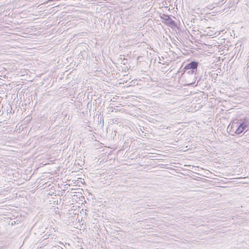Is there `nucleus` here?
Instances as JSON below:
<instances>
[{"instance_id":"12","label":"nucleus","mask_w":249,"mask_h":249,"mask_svg":"<svg viewBox=\"0 0 249 249\" xmlns=\"http://www.w3.org/2000/svg\"><path fill=\"white\" fill-rule=\"evenodd\" d=\"M69 22V21H67L66 24L63 25V32L65 31L66 28H67V30H68L70 28V27H68V26H69V25H70V24H69L68 25H67V24H68Z\"/></svg>"},{"instance_id":"16","label":"nucleus","mask_w":249,"mask_h":249,"mask_svg":"<svg viewBox=\"0 0 249 249\" xmlns=\"http://www.w3.org/2000/svg\"><path fill=\"white\" fill-rule=\"evenodd\" d=\"M66 21V19H63V24H64V23H65V22Z\"/></svg>"},{"instance_id":"13","label":"nucleus","mask_w":249,"mask_h":249,"mask_svg":"<svg viewBox=\"0 0 249 249\" xmlns=\"http://www.w3.org/2000/svg\"><path fill=\"white\" fill-rule=\"evenodd\" d=\"M121 63L123 64V65L126 64L127 63V59L124 58L122 60Z\"/></svg>"},{"instance_id":"14","label":"nucleus","mask_w":249,"mask_h":249,"mask_svg":"<svg viewBox=\"0 0 249 249\" xmlns=\"http://www.w3.org/2000/svg\"><path fill=\"white\" fill-rule=\"evenodd\" d=\"M246 139L249 141V134H248V135H246Z\"/></svg>"},{"instance_id":"11","label":"nucleus","mask_w":249,"mask_h":249,"mask_svg":"<svg viewBox=\"0 0 249 249\" xmlns=\"http://www.w3.org/2000/svg\"><path fill=\"white\" fill-rule=\"evenodd\" d=\"M64 58H66V61L67 62H64V63L66 64H68L69 63H70L71 61V57L70 58H69L68 57H66L65 56L63 55V59ZM63 63H64V61H63Z\"/></svg>"},{"instance_id":"1","label":"nucleus","mask_w":249,"mask_h":249,"mask_svg":"<svg viewBox=\"0 0 249 249\" xmlns=\"http://www.w3.org/2000/svg\"><path fill=\"white\" fill-rule=\"evenodd\" d=\"M249 126V121L247 119H240L231 122L227 127V130L231 135H239L246 132Z\"/></svg>"},{"instance_id":"5","label":"nucleus","mask_w":249,"mask_h":249,"mask_svg":"<svg viewBox=\"0 0 249 249\" xmlns=\"http://www.w3.org/2000/svg\"><path fill=\"white\" fill-rule=\"evenodd\" d=\"M70 190V188L69 189V190L67 191V192L66 193V194L63 196V205L66 203V202H68L69 203L67 205H66V207L63 208V212L64 213H70L71 210H75L73 209H72V207H73L74 206H71V205H73V203H71V201L69 200V201H67V197H68L69 199L71 198L70 196H72V195L71 194V192H69V190Z\"/></svg>"},{"instance_id":"17","label":"nucleus","mask_w":249,"mask_h":249,"mask_svg":"<svg viewBox=\"0 0 249 249\" xmlns=\"http://www.w3.org/2000/svg\"><path fill=\"white\" fill-rule=\"evenodd\" d=\"M66 160H65V161H63V164L65 163V162H66Z\"/></svg>"},{"instance_id":"2","label":"nucleus","mask_w":249,"mask_h":249,"mask_svg":"<svg viewBox=\"0 0 249 249\" xmlns=\"http://www.w3.org/2000/svg\"><path fill=\"white\" fill-rule=\"evenodd\" d=\"M198 64L199 62L198 61H191L184 67L183 69V72L181 74L182 77L188 78L190 75L193 77L192 80L186 81V85H191L195 83L196 77L193 76V74L196 71Z\"/></svg>"},{"instance_id":"9","label":"nucleus","mask_w":249,"mask_h":249,"mask_svg":"<svg viewBox=\"0 0 249 249\" xmlns=\"http://www.w3.org/2000/svg\"><path fill=\"white\" fill-rule=\"evenodd\" d=\"M67 173V171L65 172V173H66L65 176L63 177V183L64 182V180L68 181L69 182L72 181V182L73 181V180L72 179V175H68V177H67L68 173Z\"/></svg>"},{"instance_id":"7","label":"nucleus","mask_w":249,"mask_h":249,"mask_svg":"<svg viewBox=\"0 0 249 249\" xmlns=\"http://www.w3.org/2000/svg\"><path fill=\"white\" fill-rule=\"evenodd\" d=\"M160 18L162 20V22L168 26H174L176 24L175 21L172 19L170 16L165 14H162L160 16Z\"/></svg>"},{"instance_id":"15","label":"nucleus","mask_w":249,"mask_h":249,"mask_svg":"<svg viewBox=\"0 0 249 249\" xmlns=\"http://www.w3.org/2000/svg\"><path fill=\"white\" fill-rule=\"evenodd\" d=\"M71 159H72V157H71V156H69V157H68V160H71Z\"/></svg>"},{"instance_id":"8","label":"nucleus","mask_w":249,"mask_h":249,"mask_svg":"<svg viewBox=\"0 0 249 249\" xmlns=\"http://www.w3.org/2000/svg\"><path fill=\"white\" fill-rule=\"evenodd\" d=\"M71 117L70 114L66 113L63 116V122L65 121L64 124H63V127H67L70 124V122H69L70 120V118Z\"/></svg>"},{"instance_id":"19","label":"nucleus","mask_w":249,"mask_h":249,"mask_svg":"<svg viewBox=\"0 0 249 249\" xmlns=\"http://www.w3.org/2000/svg\"><path fill=\"white\" fill-rule=\"evenodd\" d=\"M65 146H66L65 145H63V147H65Z\"/></svg>"},{"instance_id":"3","label":"nucleus","mask_w":249,"mask_h":249,"mask_svg":"<svg viewBox=\"0 0 249 249\" xmlns=\"http://www.w3.org/2000/svg\"><path fill=\"white\" fill-rule=\"evenodd\" d=\"M77 218L78 214L75 210H71L70 213H67L63 212V224L72 226Z\"/></svg>"},{"instance_id":"6","label":"nucleus","mask_w":249,"mask_h":249,"mask_svg":"<svg viewBox=\"0 0 249 249\" xmlns=\"http://www.w3.org/2000/svg\"><path fill=\"white\" fill-rule=\"evenodd\" d=\"M207 76L206 75H201L197 81L196 86H198L201 89H204L208 87Z\"/></svg>"},{"instance_id":"4","label":"nucleus","mask_w":249,"mask_h":249,"mask_svg":"<svg viewBox=\"0 0 249 249\" xmlns=\"http://www.w3.org/2000/svg\"><path fill=\"white\" fill-rule=\"evenodd\" d=\"M73 91L72 88H70L68 87H63V104H65L66 106H69L70 108L73 109V104L74 103L75 101L71 98L69 99L68 96L66 97V95L70 94L71 96V93Z\"/></svg>"},{"instance_id":"18","label":"nucleus","mask_w":249,"mask_h":249,"mask_svg":"<svg viewBox=\"0 0 249 249\" xmlns=\"http://www.w3.org/2000/svg\"><path fill=\"white\" fill-rule=\"evenodd\" d=\"M71 174L75 173V172H73V171H72V172H71Z\"/></svg>"},{"instance_id":"10","label":"nucleus","mask_w":249,"mask_h":249,"mask_svg":"<svg viewBox=\"0 0 249 249\" xmlns=\"http://www.w3.org/2000/svg\"><path fill=\"white\" fill-rule=\"evenodd\" d=\"M70 186V183H67L63 185V194L65 193V191L68 189V187Z\"/></svg>"}]
</instances>
